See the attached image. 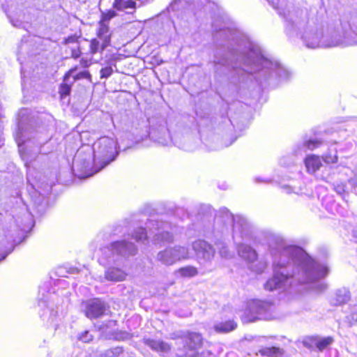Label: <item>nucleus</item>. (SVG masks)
<instances>
[{
    "label": "nucleus",
    "mask_w": 357,
    "mask_h": 357,
    "mask_svg": "<svg viewBox=\"0 0 357 357\" xmlns=\"http://www.w3.org/2000/svg\"><path fill=\"white\" fill-rule=\"evenodd\" d=\"M213 37L218 45L213 63L219 77L234 82L243 79L245 73L251 75L262 87L275 86L287 80L290 73L275 59L236 29L213 24Z\"/></svg>",
    "instance_id": "nucleus-1"
},
{
    "label": "nucleus",
    "mask_w": 357,
    "mask_h": 357,
    "mask_svg": "<svg viewBox=\"0 0 357 357\" xmlns=\"http://www.w3.org/2000/svg\"><path fill=\"white\" fill-rule=\"evenodd\" d=\"M266 241L272 260L273 275L264 284L269 291L284 292L298 284H314L317 291L327 288L320 281L328 273L326 265L311 258L301 247L289 243L281 236L266 235Z\"/></svg>",
    "instance_id": "nucleus-2"
},
{
    "label": "nucleus",
    "mask_w": 357,
    "mask_h": 357,
    "mask_svg": "<svg viewBox=\"0 0 357 357\" xmlns=\"http://www.w3.org/2000/svg\"><path fill=\"white\" fill-rule=\"evenodd\" d=\"M278 14L284 18L286 34L299 38L309 49L324 48L323 26L314 18H310L306 10L287 8L286 0H268Z\"/></svg>",
    "instance_id": "nucleus-3"
},
{
    "label": "nucleus",
    "mask_w": 357,
    "mask_h": 357,
    "mask_svg": "<svg viewBox=\"0 0 357 357\" xmlns=\"http://www.w3.org/2000/svg\"><path fill=\"white\" fill-rule=\"evenodd\" d=\"M231 224L235 243L238 241V238L247 241L250 238L252 227L248 220L242 215H234L225 207L220 208L217 213L210 208L206 213H199L192 226L196 234L213 238L222 235Z\"/></svg>",
    "instance_id": "nucleus-4"
},
{
    "label": "nucleus",
    "mask_w": 357,
    "mask_h": 357,
    "mask_svg": "<svg viewBox=\"0 0 357 357\" xmlns=\"http://www.w3.org/2000/svg\"><path fill=\"white\" fill-rule=\"evenodd\" d=\"M118 153L116 140L102 137L92 146L85 145L77 150L73 159V169L80 178L90 177L114 161Z\"/></svg>",
    "instance_id": "nucleus-5"
},
{
    "label": "nucleus",
    "mask_w": 357,
    "mask_h": 357,
    "mask_svg": "<svg viewBox=\"0 0 357 357\" xmlns=\"http://www.w3.org/2000/svg\"><path fill=\"white\" fill-rule=\"evenodd\" d=\"M12 220L3 227L1 236V261L12 252L14 248L22 243L34 225L31 213L26 207L16 208L12 211Z\"/></svg>",
    "instance_id": "nucleus-6"
},
{
    "label": "nucleus",
    "mask_w": 357,
    "mask_h": 357,
    "mask_svg": "<svg viewBox=\"0 0 357 357\" xmlns=\"http://www.w3.org/2000/svg\"><path fill=\"white\" fill-rule=\"evenodd\" d=\"M145 225V227L137 228L132 234L136 241L144 243L149 238H152L155 244L174 242L173 232L177 229L176 225L163 218H151L146 220Z\"/></svg>",
    "instance_id": "nucleus-7"
},
{
    "label": "nucleus",
    "mask_w": 357,
    "mask_h": 357,
    "mask_svg": "<svg viewBox=\"0 0 357 357\" xmlns=\"http://www.w3.org/2000/svg\"><path fill=\"white\" fill-rule=\"evenodd\" d=\"M357 45V15L342 21L337 29L324 33V48Z\"/></svg>",
    "instance_id": "nucleus-8"
},
{
    "label": "nucleus",
    "mask_w": 357,
    "mask_h": 357,
    "mask_svg": "<svg viewBox=\"0 0 357 357\" xmlns=\"http://www.w3.org/2000/svg\"><path fill=\"white\" fill-rule=\"evenodd\" d=\"M137 252V246L126 239L115 241L102 249V259L108 264L121 266Z\"/></svg>",
    "instance_id": "nucleus-9"
},
{
    "label": "nucleus",
    "mask_w": 357,
    "mask_h": 357,
    "mask_svg": "<svg viewBox=\"0 0 357 357\" xmlns=\"http://www.w3.org/2000/svg\"><path fill=\"white\" fill-rule=\"evenodd\" d=\"M149 136L151 139L160 144L163 146H167L169 143L173 142L176 146L183 149L186 151H192L193 149L188 146L185 144H181L178 141L176 137H172L168 128H167L166 122H163L160 124L158 127H152L149 131L146 129L142 133H137L135 138L136 142L143 140L144 137Z\"/></svg>",
    "instance_id": "nucleus-10"
},
{
    "label": "nucleus",
    "mask_w": 357,
    "mask_h": 357,
    "mask_svg": "<svg viewBox=\"0 0 357 357\" xmlns=\"http://www.w3.org/2000/svg\"><path fill=\"white\" fill-rule=\"evenodd\" d=\"M196 258L203 271L202 274L211 272L214 270L213 260L215 256V249L208 242L204 240L195 241L192 244Z\"/></svg>",
    "instance_id": "nucleus-11"
},
{
    "label": "nucleus",
    "mask_w": 357,
    "mask_h": 357,
    "mask_svg": "<svg viewBox=\"0 0 357 357\" xmlns=\"http://www.w3.org/2000/svg\"><path fill=\"white\" fill-rule=\"evenodd\" d=\"M185 344L189 350L194 353L192 356L195 357H217L218 349L214 344H208L206 349L207 356H205V351L202 349L203 342L201 334L198 333H190L185 337Z\"/></svg>",
    "instance_id": "nucleus-12"
},
{
    "label": "nucleus",
    "mask_w": 357,
    "mask_h": 357,
    "mask_svg": "<svg viewBox=\"0 0 357 357\" xmlns=\"http://www.w3.org/2000/svg\"><path fill=\"white\" fill-rule=\"evenodd\" d=\"M189 250L185 246L175 245L160 251L156 260L166 266H171L176 261L188 258Z\"/></svg>",
    "instance_id": "nucleus-13"
},
{
    "label": "nucleus",
    "mask_w": 357,
    "mask_h": 357,
    "mask_svg": "<svg viewBox=\"0 0 357 357\" xmlns=\"http://www.w3.org/2000/svg\"><path fill=\"white\" fill-rule=\"evenodd\" d=\"M51 296L52 295L50 293L47 292L45 294V290L42 292L41 289H40L38 306L42 311L40 317L44 320L47 319V321L53 323L57 315V310H55L54 303L50 301Z\"/></svg>",
    "instance_id": "nucleus-14"
},
{
    "label": "nucleus",
    "mask_w": 357,
    "mask_h": 357,
    "mask_svg": "<svg viewBox=\"0 0 357 357\" xmlns=\"http://www.w3.org/2000/svg\"><path fill=\"white\" fill-rule=\"evenodd\" d=\"M249 310L259 317V319H271L274 318L273 312L275 306L271 302L259 300L252 301L249 304Z\"/></svg>",
    "instance_id": "nucleus-15"
},
{
    "label": "nucleus",
    "mask_w": 357,
    "mask_h": 357,
    "mask_svg": "<svg viewBox=\"0 0 357 357\" xmlns=\"http://www.w3.org/2000/svg\"><path fill=\"white\" fill-rule=\"evenodd\" d=\"M105 310V302L99 298H94L86 303L85 315L89 319H95L103 315Z\"/></svg>",
    "instance_id": "nucleus-16"
},
{
    "label": "nucleus",
    "mask_w": 357,
    "mask_h": 357,
    "mask_svg": "<svg viewBox=\"0 0 357 357\" xmlns=\"http://www.w3.org/2000/svg\"><path fill=\"white\" fill-rule=\"evenodd\" d=\"M111 266L107 267L105 271V278L107 280L111 282L123 281L127 273L123 269L124 265L118 266L109 264Z\"/></svg>",
    "instance_id": "nucleus-17"
},
{
    "label": "nucleus",
    "mask_w": 357,
    "mask_h": 357,
    "mask_svg": "<svg viewBox=\"0 0 357 357\" xmlns=\"http://www.w3.org/2000/svg\"><path fill=\"white\" fill-rule=\"evenodd\" d=\"M236 243L238 245V254L241 258L248 262H253L257 259V253L252 247L240 241Z\"/></svg>",
    "instance_id": "nucleus-18"
},
{
    "label": "nucleus",
    "mask_w": 357,
    "mask_h": 357,
    "mask_svg": "<svg viewBox=\"0 0 357 357\" xmlns=\"http://www.w3.org/2000/svg\"><path fill=\"white\" fill-rule=\"evenodd\" d=\"M98 38L102 41L101 50H105L111 43V33L108 24L103 22H100L98 24V29L97 32Z\"/></svg>",
    "instance_id": "nucleus-19"
},
{
    "label": "nucleus",
    "mask_w": 357,
    "mask_h": 357,
    "mask_svg": "<svg viewBox=\"0 0 357 357\" xmlns=\"http://www.w3.org/2000/svg\"><path fill=\"white\" fill-rule=\"evenodd\" d=\"M145 343L151 349L162 356L167 354L171 349L170 345L168 343L160 340L148 339Z\"/></svg>",
    "instance_id": "nucleus-20"
},
{
    "label": "nucleus",
    "mask_w": 357,
    "mask_h": 357,
    "mask_svg": "<svg viewBox=\"0 0 357 357\" xmlns=\"http://www.w3.org/2000/svg\"><path fill=\"white\" fill-rule=\"evenodd\" d=\"M305 165L309 173L314 174L321 166V161L319 156L310 155L305 159Z\"/></svg>",
    "instance_id": "nucleus-21"
},
{
    "label": "nucleus",
    "mask_w": 357,
    "mask_h": 357,
    "mask_svg": "<svg viewBox=\"0 0 357 357\" xmlns=\"http://www.w3.org/2000/svg\"><path fill=\"white\" fill-rule=\"evenodd\" d=\"M237 326L236 322L231 320L221 321L214 325L213 328L217 333H226L234 331Z\"/></svg>",
    "instance_id": "nucleus-22"
},
{
    "label": "nucleus",
    "mask_w": 357,
    "mask_h": 357,
    "mask_svg": "<svg viewBox=\"0 0 357 357\" xmlns=\"http://www.w3.org/2000/svg\"><path fill=\"white\" fill-rule=\"evenodd\" d=\"M77 68L75 67L70 69L64 76L63 83H62L59 86V93L61 97L65 96H68L70 94L71 91V84L67 83V80L70 77V76L73 75L74 73L77 70Z\"/></svg>",
    "instance_id": "nucleus-23"
},
{
    "label": "nucleus",
    "mask_w": 357,
    "mask_h": 357,
    "mask_svg": "<svg viewBox=\"0 0 357 357\" xmlns=\"http://www.w3.org/2000/svg\"><path fill=\"white\" fill-rule=\"evenodd\" d=\"M27 182L29 185L31 187V189L35 190L39 195L44 196L45 194H48L50 192L52 187V183L47 184L45 186V189L43 190V192H42L39 189L40 188V182L36 181V182H32V178L30 170H29L27 173Z\"/></svg>",
    "instance_id": "nucleus-24"
},
{
    "label": "nucleus",
    "mask_w": 357,
    "mask_h": 357,
    "mask_svg": "<svg viewBox=\"0 0 357 357\" xmlns=\"http://www.w3.org/2000/svg\"><path fill=\"white\" fill-rule=\"evenodd\" d=\"M222 236V235L218 238L213 237V238L211 239H217V241H215V244L218 247L220 255L222 258L230 259L233 257V253L229 250L228 246L225 242H222L219 240V238H221Z\"/></svg>",
    "instance_id": "nucleus-25"
},
{
    "label": "nucleus",
    "mask_w": 357,
    "mask_h": 357,
    "mask_svg": "<svg viewBox=\"0 0 357 357\" xmlns=\"http://www.w3.org/2000/svg\"><path fill=\"white\" fill-rule=\"evenodd\" d=\"M350 299V293L345 289H340L336 291L335 298L333 304L335 305H341L344 303H347Z\"/></svg>",
    "instance_id": "nucleus-26"
},
{
    "label": "nucleus",
    "mask_w": 357,
    "mask_h": 357,
    "mask_svg": "<svg viewBox=\"0 0 357 357\" xmlns=\"http://www.w3.org/2000/svg\"><path fill=\"white\" fill-rule=\"evenodd\" d=\"M259 353L261 356H266L268 357H278L282 354V351L278 347H265L259 350Z\"/></svg>",
    "instance_id": "nucleus-27"
},
{
    "label": "nucleus",
    "mask_w": 357,
    "mask_h": 357,
    "mask_svg": "<svg viewBox=\"0 0 357 357\" xmlns=\"http://www.w3.org/2000/svg\"><path fill=\"white\" fill-rule=\"evenodd\" d=\"M136 3L132 0H115L113 8L118 10H123L126 8H135Z\"/></svg>",
    "instance_id": "nucleus-28"
},
{
    "label": "nucleus",
    "mask_w": 357,
    "mask_h": 357,
    "mask_svg": "<svg viewBox=\"0 0 357 357\" xmlns=\"http://www.w3.org/2000/svg\"><path fill=\"white\" fill-rule=\"evenodd\" d=\"M178 273L183 277H193L198 274V271L194 266H188L181 268L178 270Z\"/></svg>",
    "instance_id": "nucleus-29"
},
{
    "label": "nucleus",
    "mask_w": 357,
    "mask_h": 357,
    "mask_svg": "<svg viewBox=\"0 0 357 357\" xmlns=\"http://www.w3.org/2000/svg\"><path fill=\"white\" fill-rule=\"evenodd\" d=\"M322 144V142L314 139H309L305 141L303 145V151H306L307 150H314L318 147H319Z\"/></svg>",
    "instance_id": "nucleus-30"
},
{
    "label": "nucleus",
    "mask_w": 357,
    "mask_h": 357,
    "mask_svg": "<svg viewBox=\"0 0 357 357\" xmlns=\"http://www.w3.org/2000/svg\"><path fill=\"white\" fill-rule=\"evenodd\" d=\"M333 342V339L331 337H326L324 338L319 339L316 341L315 344L317 349L322 351L327 347L331 345Z\"/></svg>",
    "instance_id": "nucleus-31"
},
{
    "label": "nucleus",
    "mask_w": 357,
    "mask_h": 357,
    "mask_svg": "<svg viewBox=\"0 0 357 357\" xmlns=\"http://www.w3.org/2000/svg\"><path fill=\"white\" fill-rule=\"evenodd\" d=\"M281 188L286 194H291L292 192L299 195L303 194V189L301 186L296 187L292 185H282Z\"/></svg>",
    "instance_id": "nucleus-32"
},
{
    "label": "nucleus",
    "mask_w": 357,
    "mask_h": 357,
    "mask_svg": "<svg viewBox=\"0 0 357 357\" xmlns=\"http://www.w3.org/2000/svg\"><path fill=\"white\" fill-rule=\"evenodd\" d=\"M337 151L335 149L330 150L328 153L323 156V160L326 163H335L337 161Z\"/></svg>",
    "instance_id": "nucleus-33"
},
{
    "label": "nucleus",
    "mask_w": 357,
    "mask_h": 357,
    "mask_svg": "<svg viewBox=\"0 0 357 357\" xmlns=\"http://www.w3.org/2000/svg\"><path fill=\"white\" fill-rule=\"evenodd\" d=\"M122 352V348L118 347L105 351L99 357H119Z\"/></svg>",
    "instance_id": "nucleus-34"
},
{
    "label": "nucleus",
    "mask_w": 357,
    "mask_h": 357,
    "mask_svg": "<svg viewBox=\"0 0 357 357\" xmlns=\"http://www.w3.org/2000/svg\"><path fill=\"white\" fill-rule=\"evenodd\" d=\"M101 50V43L97 38H93L91 40L90 43V52L92 54H95L98 52H102Z\"/></svg>",
    "instance_id": "nucleus-35"
},
{
    "label": "nucleus",
    "mask_w": 357,
    "mask_h": 357,
    "mask_svg": "<svg viewBox=\"0 0 357 357\" xmlns=\"http://www.w3.org/2000/svg\"><path fill=\"white\" fill-rule=\"evenodd\" d=\"M116 15V13L113 10H109L107 12H101V20L100 22H108L111 19Z\"/></svg>",
    "instance_id": "nucleus-36"
},
{
    "label": "nucleus",
    "mask_w": 357,
    "mask_h": 357,
    "mask_svg": "<svg viewBox=\"0 0 357 357\" xmlns=\"http://www.w3.org/2000/svg\"><path fill=\"white\" fill-rule=\"evenodd\" d=\"M78 339L83 342L89 343L93 340V335L89 331H84L79 334Z\"/></svg>",
    "instance_id": "nucleus-37"
},
{
    "label": "nucleus",
    "mask_w": 357,
    "mask_h": 357,
    "mask_svg": "<svg viewBox=\"0 0 357 357\" xmlns=\"http://www.w3.org/2000/svg\"><path fill=\"white\" fill-rule=\"evenodd\" d=\"M17 137L18 139V144L19 145L22 143L24 144L26 142V139L25 138L24 133L23 132V128L22 124V121H20L18 123V133H17Z\"/></svg>",
    "instance_id": "nucleus-38"
},
{
    "label": "nucleus",
    "mask_w": 357,
    "mask_h": 357,
    "mask_svg": "<svg viewBox=\"0 0 357 357\" xmlns=\"http://www.w3.org/2000/svg\"><path fill=\"white\" fill-rule=\"evenodd\" d=\"M113 73V69L111 66H106L105 68H101L100 73V78L107 79L109 77L112 75Z\"/></svg>",
    "instance_id": "nucleus-39"
},
{
    "label": "nucleus",
    "mask_w": 357,
    "mask_h": 357,
    "mask_svg": "<svg viewBox=\"0 0 357 357\" xmlns=\"http://www.w3.org/2000/svg\"><path fill=\"white\" fill-rule=\"evenodd\" d=\"M81 50L79 46L77 45L75 47L71 48V57L73 59H77L81 55Z\"/></svg>",
    "instance_id": "nucleus-40"
},
{
    "label": "nucleus",
    "mask_w": 357,
    "mask_h": 357,
    "mask_svg": "<svg viewBox=\"0 0 357 357\" xmlns=\"http://www.w3.org/2000/svg\"><path fill=\"white\" fill-rule=\"evenodd\" d=\"M78 38L75 35H71L64 38L63 44L68 45L70 43H77Z\"/></svg>",
    "instance_id": "nucleus-41"
},
{
    "label": "nucleus",
    "mask_w": 357,
    "mask_h": 357,
    "mask_svg": "<svg viewBox=\"0 0 357 357\" xmlns=\"http://www.w3.org/2000/svg\"><path fill=\"white\" fill-rule=\"evenodd\" d=\"M347 319L351 325L357 322V309L347 316Z\"/></svg>",
    "instance_id": "nucleus-42"
},
{
    "label": "nucleus",
    "mask_w": 357,
    "mask_h": 357,
    "mask_svg": "<svg viewBox=\"0 0 357 357\" xmlns=\"http://www.w3.org/2000/svg\"><path fill=\"white\" fill-rule=\"evenodd\" d=\"M345 186L343 184H337L334 187V190L338 195H342L345 192Z\"/></svg>",
    "instance_id": "nucleus-43"
},
{
    "label": "nucleus",
    "mask_w": 357,
    "mask_h": 357,
    "mask_svg": "<svg viewBox=\"0 0 357 357\" xmlns=\"http://www.w3.org/2000/svg\"><path fill=\"white\" fill-rule=\"evenodd\" d=\"M90 77V73L88 71H83L77 75L75 77L73 78V82L76 79L82 78V77Z\"/></svg>",
    "instance_id": "nucleus-44"
},
{
    "label": "nucleus",
    "mask_w": 357,
    "mask_h": 357,
    "mask_svg": "<svg viewBox=\"0 0 357 357\" xmlns=\"http://www.w3.org/2000/svg\"><path fill=\"white\" fill-rule=\"evenodd\" d=\"M80 65L83 67V68H87L90 66L91 64V62L89 60H88L87 59H84V58H82L80 59Z\"/></svg>",
    "instance_id": "nucleus-45"
},
{
    "label": "nucleus",
    "mask_w": 357,
    "mask_h": 357,
    "mask_svg": "<svg viewBox=\"0 0 357 357\" xmlns=\"http://www.w3.org/2000/svg\"><path fill=\"white\" fill-rule=\"evenodd\" d=\"M28 22V21H27L26 20H25V19H24V17H23V19H22V20H17L15 22H14V21H13V20H12V22H13V25H14L15 26H17V27H20V26H22V22Z\"/></svg>",
    "instance_id": "nucleus-46"
},
{
    "label": "nucleus",
    "mask_w": 357,
    "mask_h": 357,
    "mask_svg": "<svg viewBox=\"0 0 357 357\" xmlns=\"http://www.w3.org/2000/svg\"><path fill=\"white\" fill-rule=\"evenodd\" d=\"M352 237H353V240L357 243V228L356 229H354L353 231H352Z\"/></svg>",
    "instance_id": "nucleus-47"
},
{
    "label": "nucleus",
    "mask_w": 357,
    "mask_h": 357,
    "mask_svg": "<svg viewBox=\"0 0 357 357\" xmlns=\"http://www.w3.org/2000/svg\"><path fill=\"white\" fill-rule=\"evenodd\" d=\"M208 344H211V343H208V342H205V344L202 346V349L205 351V356H207V351H206V349H207V347H208Z\"/></svg>",
    "instance_id": "nucleus-48"
},
{
    "label": "nucleus",
    "mask_w": 357,
    "mask_h": 357,
    "mask_svg": "<svg viewBox=\"0 0 357 357\" xmlns=\"http://www.w3.org/2000/svg\"><path fill=\"white\" fill-rule=\"evenodd\" d=\"M261 181H263V182H266H266H268V181H261V180L260 178H256V182L259 183V182H261Z\"/></svg>",
    "instance_id": "nucleus-49"
},
{
    "label": "nucleus",
    "mask_w": 357,
    "mask_h": 357,
    "mask_svg": "<svg viewBox=\"0 0 357 357\" xmlns=\"http://www.w3.org/2000/svg\"><path fill=\"white\" fill-rule=\"evenodd\" d=\"M236 139V137H235L234 139H232V141L231 142V143L229 144V145H231L233 142H234V141Z\"/></svg>",
    "instance_id": "nucleus-50"
}]
</instances>
